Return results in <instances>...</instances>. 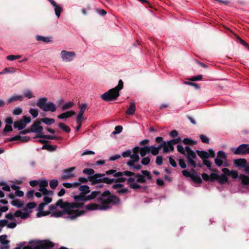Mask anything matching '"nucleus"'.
Instances as JSON below:
<instances>
[{
  "label": "nucleus",
  "instance_id": "nucleus-33",
  "mask_svg": "<svg viewBox=\"0 0 249 249\" xmlns=\"http://www.w3.org/2000/svg\"><path fill=\"white\" fill-rule=\"evenodd\" d=\"M11 203L13 206H16L18 208H21L24 205V203L18 199L13 200L11 201Z\"/></svg>",
  "mask_w": 249,
  "mask_h": 249
},
{
  "label": "nucleus",
  "instance_id": "nucleus-17",
  "mask_svg": "<svg viewBox=\"0 0 249 249\" xmlns=\"http://www.w3.org/2000/svg\"><path fill=\"white\" fill-rule=\"evenodd\" d=\"M191 171L193 172L191 177L192 180L198 184L201 183L202 179L200 176L198 175L197 173L194 169H192Z\"/></svg>",
  "mask_w": 249,
  "mask_h": 249
},
{
  "label": "nucleus",
  "instance_id": "nucleus-6",
  "mask_svg": "<svg viewBox=\"0 0 249 249\" xmlns=\"http://www.w3.org/2000/svg\"><path fill=\"white\" fill-rule=\"evenodd\" d=\"M74 204H71L69 202H64L62 199H59L55 204H52L49 206V209L51 211L55 210L57 207H60L61 209L64 210V211L68 214V217L70 219L71 213L70 211L75 208L74 207Z\"/></svg>",
  "mask_w": 249,
  "mask_h": 249
},
{
  "label": "nucleus",
  "instance_id": "nucleus-10",
  "mask_svg": "<svg viewBox=\"0 0 249 249\" xmlns=\"http://www.w3.org/2000/svg\"><path fill=\"white\" fill-rule=\"evenodd\" d=\"M76 54L73 52H68L63 50L61 52V56L63 61L65 62H71L75 57Z\"/></svg>",
  "mask_w": 249,
  "mask_h": 249
},
{
  "label": "nucleus",
  "instance_id": "nucleus-13",
  "mask_svg": "<svg viewBox=\"0 0 249 249\" xmlns=\"http://www.w3.org/2000/svg\"><path fill=\"white\" fill-rule=\"evenodd\" d=\"M123 184L120 183H116L112 185V188L116 190V192L120 194H124L128 192L127 188H123Z\"/></svg>",
  "mask_w": 249,
  "mask_h": 249
},
{
  "label": "nucleus",
  "instance_id": "nucleus-21",
  "mask_svg": "<svg viewBox=\"0 0 249 249\" xmlns=\"http://www.w3.org/2000/svg\"><path fill=\"white\" fill-rule=\"evenodd\" d=\"M14 215L17 217H20L22 219H25L28 217L29 214L26 212H22L20 210H18L14 213Z\"/></svg>",
  "mask_w": 249,
  "mask_h": 249
},
{
  "label": "nucleus",
  "instance_id": "nucleus-14",
  "mask_svg": "<svg viewBox=\"0 0 249 249\" xmlns=\"http://www.w3.org/2000/svg\"><path fill=\"white\" fill-rule=\"evenodd\" d=\"M44 197H43L44 202L40 203L38 206L37 209H38V211L40 212H41L43 211V208L45 205L50 203L52 200V199L50 197L47 196V195H44Z\"/></svg>",
  "mask_w": 249,
  "mask_h": 249
},
{
  "label": "nucleus",
  "instance_id": "nucleus-46",
  "mask_svg": "<svg viewBox=\"0 0 249 249\" xmlns=\"http://www.w3.org/2000/svg\"><path fill=\"white\" fill-rule=\"evenodd\" d=\"M58 185V181L57 179H53L50 181V187L54 189H55Z\"/></svg>",
  "mask_w": 249,
  "mask_h": 249
},
{
  "label": "nucleus",
  "instance_id": "nucleus-26",
  "mask_svg": "<svg viewBox=\"0 0 249 249\" xmlns=\"http://www.w3.org/2000/svg\"><path fill=\"white\" fill-rule=\"evenodd\" d=\"M23 99V96L22 95H15L10 97L7 101L8 103H11L17 101H22Z\"/></svg>",
  "mask_w": 249,
  "mask_h": 249
},
{
  "label": "nucleus",
  "instance_id": "nucleus-56",
  "mask_svg": "<svg viewBox=\"0 0 249 249\" xmlns=\"http://www.w3.org/2000/svg\"><path fill=\"white\" fill-rule=\"evenodd\" d=\"M22 108L19 107H16L13 111V113L14 115H18L22 113Z\"/></svg>",
  "mask_w": 249,
  "mask_h": 249
},
{
  "label": "nucleus",
  "instance_id": "nucleus-51",
  "mask_svg": "<svg viewBox=\"0 0 249 249\" xmlns=\"http://www.w3.org/2000/svg\"><path fill=\"white\" fill-rule=\"evenodd\" d=\"M142 175L144 177H147V179H151L152 178V177L150 175V173L149 171L146 170H142Z\"/></svg>",
  "mask_w": 249,
  "mask_h": 249
},
{
  "label": "nucleus",
  "instance_id": "nucleus-48",
  "mask_svg": "<svg viewBox=\"0 0 249 249\" xmlns=\"http://www.w3.org/2000/svg\"><path fill=\"white\" fill-rule=\"evenodd\" d=\"M21 57V56L20 55H9L7 56L6 58L9 61H13V60H15L16 59H18L20 58Z\"/></svg>",
  "mask_w": 249,
  "mask_h": 249
},
{
  "label": "nucleus",
  "instance_id": "nucleus-52",
  "mask_svg": "<svg viewBox=\"0 0 249 249\" xmlns=\"http://www.w3.org/2000/svg\"><path fill=\"white\" fill-rule=\"evenodd\" d=\"M150 161V159L149 157H144L141 160V163L143 165H148Z\"/></svg>",
  "mask_w": 249,
  "mask_h": 249
},
{
  "label": "nucleus",
  "instance_id": "nucleus-1",
  "mask_svg": "<svg viewBox=\"0 0 249 249\" xmlns=\"http://www.w3.org/2000/svg\"><path fill=\"white\" fill-rule=\"evenodd\" d=\"M120 202V199L114 195H111L109 191H106L102 193L98 198V202H92L86 205L85 209L88 211L101 210L108 209L112 205Z\"/></svg>",
  "mask_w": 249,
  "mask_h": 249
},
{
  "label": "nucleus",
  "instance_id": "nucleus-36",
  "mask_svg": "<svg viewBox=\"0 0 249 249\" xmlns=\"http://www.w3.org/2000/svg\"><path fill=\"white\" fill-rule=\"evenodd\" d=\"M53 7L54 8L55 15L58 18H59L62 11V8L61 6L57 4H56L55 6H53Z\"/></svg>",
  "mask_w": 249,
  "mask_h": 249
},
{
  "label": "nucleus",
  "instance_id": "nucleus-53",
  "mask_svg": "<svg viewBox=\"0 0 249 249\" xmlns=\"http://www.w3.org/2000/svg\"><path fill=\"white\" fill-rule=\"evenodd\" d=\"M177 150L178 152L185 154L186 152L185 147L184 148L181 145L178 144L177 145Z\"/></svg>",
  "mask_w": 249,
  "mask_h": 249
},
{
  "label": "nucleus",
  "instance_id": "nucleus-44",
  "mask_svg": "<svg viewBox=\"0 0 249 249\" xmlns=\"http://www.w3.org/2000/svg\"><path fill=\"white\" fill-rule=\"evenodd\" d=\"M217 158L219 159H222L224 160H226L227 159V155L225 152L223 151H219L217 153Z\"/></svg>",
  "mask_w": 249,
  "mask_h": 249
},
{
  "label": "nucleus",
  "instance_id": "nucleus-15",
  "mask_svg": "<svg viewBox=\"0 0 249 249\" xmlns=\"http://www.w3.org/2000/svg\"><path fill=\"white\" fill-rule=\"evenodd\" d=\"M222 171L225 173L228 176H231L233 179L237 178H239V176H238V173L237 171L235 170H231L230 171L228 168H224L222 169Z\"/></svg>",
  "mask_w": 249,
  "mask_h": 249
},
{
  "label": "nucleus",
  "instance_id": "nucleus-50",
  "mask_svg": "<svg viewBox=\"0 0 249 249\" xmlns=\"http://www.w3.org/2000/svg\"><path fill=\"white\" fill-rule=\"evenodd\" d=\"M210 181L213 182L215 180H217L218 175L216 173H213L210 175Z\"/></svg>",
  "mask_w": 249,
  "mask_h": 249
},
{
  "label": "nucleus",
  "instance_id": "nucleus-5",
  "mask_svg": "<svg viewBox=\"0 0 249 249\" xmlns=\"http://www.w3.org/2000/svg\"><path fill=\"white\" fill-rule=\"evenodd\" d=\"M247 160L245 159H238L235 160L234 164L236 167H245V172L249 174V166H246ZM239 178L241 181L242 184L243 185H249V177L243 174L239 175Z\"/></svg>",
  "mask_w": 249,
  "mask_h": 249
},
{
  "label": "nucleus",
  "instance_id": "nucleus-3",
  "mask_svg": "<svg viewBox=\"0 0 249 249\" xmlns=\"http://www.w3.org/2000/svg\"><path fill=\"white\" fill-rule=\"evenodd\" d=\"M88 199V195L80 193L78 195L74 196V201L70 202L71 204H74V208L73 210L70 211L71 215L70 216V219L74 220L76 217L80 216L85 213V211L84 209V203L83 201H89Z\"/></svg>",
  "mask_w": 249,
  "mask_h": 249
},
{
  "label": "nucleus",
  "instance_id": "nucleus-16",
  "mask_svg": "<svg viewBox=\"0 0 249 249\" xmlns=\"http://www.w3.org/2000/svg\"><path fill=\"white\" fill-rule=\"evenodd\" d=\"M131 159L129 160L126 163L127 165L129 166H133L134 164L138 161L140 158L138 153H134L130 156Z\"/></svg>",
  "mask_w": 249,
  "mask_h": 249
},
{
  "label": "nucleus",
  "instance_id": "nucleus-34",
  "mask_svg": "<svg viewBox=\"0 0 249 249\" xmlns=\"http://www.w3.org/2000/svg\"><path fill=\"white\" fill-rule=\"evenodd\" d=\"M73 103L72 102H69L61 106V109L62 111L66 110L73 106Z\"/></svg>",
  "mask_w": 249,
  "mask_h": 249
},
{
  "label": "nucleus",
  "instance_id": "nucleus-4",
  "mask_svg": "<svg viewBox=\"0 0 249 249\" xmlns=\"http://www.w3.org/2000/svg\"><path fill=\"white\" fill-rule=\"evenodd\" d=\"M123 82L120 80L117 86L111 89L101 95L102 99L105 101L116 100L120 95L119 91L123 88Z\"/></svg>",
  "mask_w": 249,
  "mask_h": 249
},
{
  "label": "nucleus",
  "instance_id": "nucleus-62",
  "mask_svg": "<svg viewBox=\"0 0 249 249\" xmlns=\"http://www.w3.org/2000/svg\"><path fill=\"white\" fill-rule=\"evenodd\" d=\"M122 156L124 158L130 157L131 155V151L130 150H127L123 152L122 154Z\"/></svg>",
  "mask_w": 249,
  "mask_h": 249
},
{
  "label": "nucleus",
  "instance_id": "nucleus-45",
  "mask_svg": "<svg viewBox=\"0 0 249 249\" xmlns=\"http://www.w3.org/2000/svg\"><path fill=\"white\" fill-rule=\"evenodd\" d=\"M29 113L34 118L36 117L38 115V111L37 109L31 108L29 110Z\"/></svg>",
  "mask_w": 249,
  "mask_h": 249
},
{
  "label": "nucleus",
  "instance_id": "nucleus-28",
  "mask_svg": "<svg viewBox=\"0 0 249 249\" xmlns=\"http://www.w3.org/2000/svg\"><path fill=\"white\" fill-rule=\"evenodd\" d=\"M149 146H144L140 149V154L142 157L145 156L146 154L149 153Z\"/></svg>",
  "mask_w": 249,
  "mask_h": 249
},
{
  "label": "nucleus",
  "instance_id": "nucleus-9",
  "mask_svg": "<svg viewBox=\"0 0 249 249\" xmlns=\"http://www.w3.org/2000/svg\"><path fill=\"white\" fill-rule=\"evenodd\" d=\"M232 152L236 155H243L249 153V145L242 144L236 148H232Z\"/></svg>",
  "mask_w": 249,
  "mask_h": 249
},
{
  "label": "nucleus",
  "instance_id": "nucleus-43",
  "mask_svg": "<svg viewBox=\"0 0 249 249\" xmlns=\"http://www.w3.org/2000/svg\"><path fill=\"white\" fill-rule=\"evenodd\" d=\"M36 39L38 41H42L45 42H49L51 41V38L48 37H44L40 36H36Z\"/></svg>",
  "mask_w": 249,
  "mask_h": 249
},
{
  "label": "nucleus",
  "instance_id": "nucleus-63",
  "mask_svg": "<svg viewBox=\"0 0 249 249\" xmlns=\"http://www.w3.org/2000/svg\"><path fill=\"white\" fill-rule=\"evenodd\" d=\"M162 162H163L162 157L161 156H157L156 158V163L158 165H160L161 164H162Z\"/></svg>",
  "mask_w": 249,
  "mask_h": 249
},
{
  "label": "nucleus",
  "instance_id": "nucleus-2",
  "mask_svg": "<svg viewBox=\"0 0 249 249\" xmlns=\"http://www.w3.org/2000/svg\"><path fill=\"white\" fill-rule=\"evenodd\" d=\"M114 176L119 178L117 179L119 182H123L126 180L127 185L133 190H138L141 188V186L138 183H144L146 181L142 175L129 171L118 172Z\"/></svg>",
  "mask_w": 249,
  "mask_h": 249
},
{
  "label": "nucleus",
  "instance_id": "nucleus-31",
  "mask_svg": "<svg viewBox=\"0 0 249 249\" xmlns=\"http://www.w3.org/2000/svg\"><path fill=\"white\" fill-rule=\"evenodd\" d=\"M40 121L47 125H50L51 124H53L55 122V120L54 119L49 118L47 117H45V118H42L40 120Z\"/></svg>",
  "mask_w": 249,
  "mask_h": 249
},
{
  "label": "nucleus",
  "instance_id": "nucleus-61",
  "mask_svg": "<svg viewBox=\"0 0 249 249\" xmlns=\"http://www.w3.org/2000/svg\"><path fill=\"white\" fill-rule=\"evenodd\" d=\"M202 79V76L201 75H198L192 77L190 79V80L192 81H200V80H201Z\"/></svg>",
  "mask_w": 249,
  "mask_h": 249
},
{
  "label": "nucleus",
  "instance_id": "nucleus-12",
  "mask_svg": "<svg viewBox=\"0 0 249 249\" xmlns=\"http://www.w3.org/2000/svg\"><path fill=\"white\" fill-rule=\"evenodd\" d=\"M43 129V127L40 125V122L39 121H35L30 126L32 132L36 133L37 135H41Z\"/></svg>",
  "mask_w": 249,
  "mask_h": 249
},
{
  "label": "nucleus",
  "instance_id": "nucleus-23",
  "mask_svg": "<svg viewBox=\"0 0 249 249\" xmlns=\"http://www.w3.org/2000/svg\"><path fill=\"white\" fill-rule=\"evenodd\" d=\"M136 111V106L134 102H131L129 107L126 111V114L129 115H132Z\"/></svg>",
  "mask_w": 249,
  "mask_h": 249
},
{
  "label": "nucleus",
  "instance_id": "nucleus-58",
  "mask_svg": "<svg viewBox=\"0 0 249 249\" xmlns=\"http://www.w3.org/2000/svg\"><path fill=\"white\" fill-rule=\"evenodd\" d=\"M123 127L121 125H117L115 127V131H113V134H118L122 132Z\"/></svg>",
  "mask_w": 249,
  "mask_h": 249
},
{
  "label": "nucleus",
  "instance_id": "nucleus-37",
  "mask_svg": "<svg viewBox=\"0 0 249 249\" xmlns=\"http://www.w3.org/2000/svg\"><path fill=\"white\" fill-rule=\"evenodd\" d=\"M39 186V188L38 190H39V192L42 193V194L43 195H52L53 194L52 191H49L48 190H47L46 189V188L41 187L40 186Z\"/></svg>",
  "mask_w": 249,
  "mask_h": 249
},
{
  "label": "nucleus",
  "instance_id": "nucleus-38",
  "mask_svg": "<svg viewBox=\"0 0 249 249\" xmlns=\"http://www.w3.org/2000/svg\"><path fill=\"white\" fill-rule=\"evenodd\" d=\"M83 173L84 174L89 175V176H92L94 175L95 171L91 168H85L83 170Z\"/></svg>",
  "mask_w": 249,
  "mask_h": 249
},
{
  "label": "nucleus",
  "instance_id": "nucleus-8",
  "mask_svg": "<svg viewBox=\"0 0 249 249\" xmlns=\"http://www.w3.org/2000/svg\"><path fill=\"white\" fill-rule=\"evenodd\" d=\"M104 174H96L93 176H89V180L91 182L92 185L104 182L107 184H111L114 181L119 182L117 179L114 178H109L105 177Z\"/></svg>",
  "mask_w": 249,
  "mask_h": 249
},
{
  "label": "nucleus",
  "instance_id": "nucleus-60",
  "mask_svg": "<svg viewBox=\"0 0 249 249\" xmlns=\"http://www.w3.org/2000/svg\"><path fill=\"white\" fill-rule=\"evenodd\" d=\"M183 142L185 144H193L195 143L194 142V141L189 138H184L183 140Z\"/></svg>",
  "mask_w": 249,
  "mask_h": 249
},
{
  "label": "nucleus",
  "instance_id": "nucleus-40",
  "mask_svg": "<svg viewBox=\"0 0 249 249\" xmlns=\"http://www.w3.org/2000/svg\"><path fill=\"white\" fill-rule=\"evenodd\" d=\"M149 153H151L152 155L155 156V155H157L159 154V151H158V149L156 147L153 146V145H152V146H149Z\"/></svg>",
  "mask_w": 249,
  "mask_h": 249
},
{
  "label": "nucleus",
  "instance_id": "nucleus-20",
  "mask_svg": "<svg viewBox=\"0 0 249 249\" xmlns=\"http://www.w3.org/2000/svg\"><path fill=\"white\" fill-rule=\"evenodd\" d=\"M75 114V112L73 111H68L61 114L58 116V118L59 119H64L69 118Z\"/></svg>",
  "mask_w": 249,
  "mask_h": 249
},
{
  "label": "nucleus",
  "instance_id": "nucleus-59",
  "mask_svg": "<svg viewBox=\"0 0 249 249\" xmlns=\"http://www.w3.org/2000/svg\"><path fill=\"white\" fill-rule=\"evenodd\" d=\"M214 162H215V164L217 166L219 167V166H221L223 164V161L221 159H220L218 158H216L214 159Z\"/></svg>",
  "mask_w": 249,
  "mask_h": 249
},
{
  "label": "nucleus",
  "instance_id": "nucleus-42",
  "mask_svg": "<svg viewBox=\"0 0 249 249\" xmlns=\"http://www.w3.org/2000/svg\"><path fill=\"white\" fill-rule=\"evenodd\" d=\"M23 94L28 99L34 98L35 97V95L33 94L32 91L29 89L25 90Z\"/></svg>",
  "mask_w": 249,
  "mask_h": 249
},
{
  "label": "nucleus",
  "instance_id": "nucleus-19",
  "mask_svg": "<svg viewBox=\"0 0 249 249\" xmlns=\"http://www.w3.org/2000/svg\"><path fill=\"white\" fill-rule=\"evenodd\" d=\"M7 236L5 234L0 236V243L4 246V248L5 249H8L9 248L8 245L9 241L7 240Z\"/></svg>",
  "mask_w": 249,
  "mask_h": 249
},
{
  "label": "nucleus",
  "instance_id": "nucleus-25",
  "mask_svg": "<svg viewBox=\"0 0 249 249\" xmlns=\"http://www.w3.org/2000/svg\"><path fill=\"white\" fill-rule=\"evenodd\" d=\"M228 175H226L225 173H224L219 175L217 178V181L219 182V183L223 184L228 182Z\"/></svg>",
  "mask_w": 249,
  "mask_h": 249
},
{
  "label": "nucleus",
  "instance_id": "nucleus-11",
  "mask_svg": "<svg viewBox=\"0 0 249 249\" xmlns=\"http://www.w3.org/2000/svg\"><path fill=\"white\" fill-rule=\"evenodd\" d=\"M75 170V167H70L63 170V174L61 176V179L63 180L73 178L75 177V175L73 172Z\"/></svg>",
  "mask_w": 249,
  "mask_h": 249
},
{
  "label": "nucleus",
  "instance_id": "nucleus-22",
  "mask_svg": "<svg viewBox=\"0 0 249 249\" xmlns=\"http://www.w3.org/2000/svg\"><path fill=\"white\" fill-rule=\"evenodd\" d=\"M185 150L186 152L187 158H196V156L195 152L193 151L189 146H186L185 147Z\"/></svg>",
  "mask_w": 249,
  "mask_h": 249
},
{
  "label": "nucleus",
  "instance_id": "nucleus-29",
  "mask_svg": "<svg viewBox=\"0 0 249 249\" xmlns=\"http://www.w3.org/2000/svg\"><path fill=\"white\" fill-rule=\"evenodd\" d=\"M35 138H45L48 140H58L59 139L58 137H57L56 136H50V135H36Z\"/></svg>",
  "mask_w": 249,
  "mask_h": 249
},
{
  "label": "nucleus",
  "instance_id": "nucleus-41",
  "mask_svg": "<svg viewBox=\"0 0 249 249\" xmlns=\"http://www.w3.org/2000/svg\"><path fill=\"white\" fill-rule=\"evenodd\" d=\"M42 149H46L50 151H53L55 150L56 147L52 145L44 144L42 147Z\"/></svg>",
  "mask_w": 249,
  "mask_h": 249
},
{
  "label": "nucleus",
  "instance_id": "nucleus-47",
  "mask_svg": "<svg viewBox=\"0 0 249 249\" xmlns=\"http://www.w3.org/2000/svg\"><path fill=\"white\" fill-rule=\"evenodd\" d=\"M196 158H188V163L189 165H191L193 168H195L196 166V162L195 161V159Z\"/></svg>",
  "mask_w": 249,
  "mask_h": 249
},
{
  "label": "nucleus",
  "instance_id": "nucleus-32",
  "mask_svg": "<svg viewBox=\"0 0 249 249\" xmlns=\"http://www.w3.org/2000/svg\"><path fill=\"white\" fill-rule=\"evenodd\" d=\"M79 190L81 192V193H83L86 195L90 192L89 187L87 185H84L80 186Z\"/></svg>",
  "mask_w": 249,
  "mask_h": 249
},
{
  "label": "nucleus",
  "instance_id": "nucleus-18",
  "mask_svg": "<svg viewBox=\"0 0 249 249\" xmlns=\"http://www.w3.org/2000/svg\"><path fill=\"white\" fill-rule=\"evenodd\" d=\"M100 191H95L91 193L90 195H88V200H91L95 198H97V202H98V198L102 196Z\"/></svg>",
  "mask_w": 249,
  "mask_h": 249
},
{
  "label": "nucleus",
  "instance_id": "nucleus-39",
  "mask_svg": "<svg viewBox=\"0 0 249 249\" xmlns=\"http://www.w3.org/2000/svg\"><path fill=\"white\" fill-rule=\"evenodd\" d=\"M64 213H66L64 211V210L63 209V211H59V210H55L54 212L52 213V215L53 216H55L56 217H59L62 216Z\"/></svg>",
  "mask_w": 249,
  "mask_h": 249
},
{
  "label": "nucleus",
  "instance_id": "nucleus-24",
  "mask_svg": "<svg viewBox=\"0 0 249 249\" xmlns=\"http://www.w3.org/2000/svg\"><path fill=\"white\" fill-rule=\"evenodd\" d=\"M174 146L168 141L167 142L164 141V153H168L169 151L174 150Z\"/></svg>",
  "mask_w": 249,
  "mask_h": 249
},
{
  "label": "nucleus",
  "instance_id": "nucleus-49",
  "mask_svg": "<svg viewBox=\"0 0 249 249\" xmlns=\"http://www.w3.org/2000/svg\"><path fill=\"white\" fill-rule=\"evenodd\" d=\"M199 137H200V139H201V141L203 143H209V139L208 137H207L205 135L201 134L200 135Z\"/></svg>",
  "mask_w": 249,
  "mask_h": 249
},
{
  "label": "nucleus",
  "instance_id": "nucleus-30",
  "mask_svg": "<svg viewBox=\"0 0 249 249\" xmlns=\"http://www.w3.org/2000/svg\"><path fill=\"white\" fill-rule=\"evenodd\" d=\"M14 127L15 128H18V130H22L26 126L25 123H22V122L20 120L19 122H15L14 124Z\"/></svg>",
  "mask_w": 249,
  "mask_h": 249
},
{
  "label": "nucleus",
  "instance_id": "nucleus-27",
  "mask_svg": "<svg viewBox=\"0 0 249 249\" xmlns=\"http://www.w3.org/2000/svg\"><path fill=\"white\" fill-rule=\"evenodd\" d=\"M196 153L203 160L210 157V154L207 152L205 151L196 150Z\"/></svg>",
  "mask_w": 249,
  "mask_h": 249
},
{
  "label": "nucleus",
  "instance_id": "nucleus-57",
  "mask_svg": "<svg viewBox=\"0 0 249 249\" xmlns=\"http://www.w3.org/2000/svg\"><path fill=\"white\" fill-rule=\"evenodd\" d=\"M183 83L186 85H190L191 86H193L196 89H199L200 88L199 86H198V85L195 83L185 81V82H184Z\"/></svg>",
  "mask_w": 249,
  "mask_h": 249
},
{
  "label": "nucleus",
  "instance_id": "nucleus-64",
  "mask_svg": "<svg viewBox=\"0 0 249 249\" xmlns=\"http://www.w3.org/2000/svg\"><path fill=\"white\" fill-rule=\"evenodd\" d=\"M182 173L183 176L187 178H191L192 174L190 173V171L187 170H184L182 171Z\"/></svg>",
  "mask_w": 249,
  "mask_h": 249
},
{
  "label": "nucleus",
  "instance_id": "nucleus-7",
  "mask_svg": "<svg viewBox=\"0 0 249 249\" xmlns=\"http://www.w3.org/2000/svg\"><path fill=\"white\" fill-rule=\"evenodd\" d=\"M46 97H41L37 100L36 106L44 111H51L53 112L56 110L55 105L51 102H47Z\"/></svg>",
  "mask_w": 249,
  "mask_h": 249
},
{
  "label": "nucleus",
  "instance_id": "nucleus-55",
  "mask_svg": "<svg viewBox=\"0 0 249 249\" xmlns=\"http://www.w3.org/2000/svg\"><path fill=\"white\" fill-rule=\"evenodd\" d=\"M21 121L22 122V123H25L26 126L27 124L31 122V119L30 117L24 116L23 119L21 120Z\"/></svg>",
  "mask_w": 249,
  "mask_h": 249
},
{
  "label": "nucleus",
  "instance_id": "nucleus-54",
  "mask_svg": "<svg viewBox=\"0 0 249 249\" xmlns=\"http://www.w3.org/2000/svg\"><path fill=\"white\" fill-rule=\"evenodd\" d=\"M87 107V104H83L79 106V111L78 112L84 114Z\"/></svg>",
  "mask_w": 249,
  "mask_h": 249
},
{
  "label": "nucleus",
  "instance_id": "nucleus-35",
  "mask_svg": "<svg viewBox=\"0 0 249 249\" xmlns=\"http://www.w3.org/2000/svg\"><path fill=\"white\" fill-rule=\"evenodd\" d=\"M58 126L60 129H62L66 133H70L71 132V128L62 123H59Z\"/></svg>",
  "mask_w": 249,
  "mask_h": 249
}]
</instances>
